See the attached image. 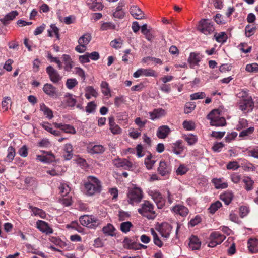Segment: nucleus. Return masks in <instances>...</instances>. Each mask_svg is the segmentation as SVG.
Returning a JSON list of instances; mask_svg holds the SVG:
<instances>
[{"label":"nucleus","instance_id":"1","mask_svg":"<svg viewBox=\"0 0 258 258\" xmlns=\"http://www.w3.org/2000/svg\"><path fill=\"white\" fill-rule=\"evenodd\" d=\"M85 187L87 195L89 196L100 193L101 190L100 181L95 177L92 176L88 177V181L85 184Z\"/></svg>","mask_w":258,"mask_h":258},{"label":"nucleus","instance_id":"2","mask_svg":"<svg viewBox=\"0 0 258 258\" xmlns=\"http://www.w3.org/2000/svg\"><path fill=\"white\" fill-rule=\"evenodd\" d=\"M220 111L218 109H214L207 115V118L210 120L212 126H223L226 124V120L220 115Z\"/></svg>","mask_w":258,"mask_h":258},{"label":"nucleus","instance_id":"3","mask_svg":"<svg viewBox=\"0 0 258 258\" xmlns=\"http://www.w3.org/2000/svg\"><path fill=\"white\" fill-rule=\"evenodd\" d=\"M154 206L148 201H144L142 204V207L138 209V212L148 219H154L156 215L153 210Z\"/></svg>","mask_w":258,"mask_h":258},{"label":"nucleus","instance_id":"4","mask_svg":"<svg viewBox=\"0 0 258 258\" xmlns=\"http://www.w3.org/2000/svg\"><path fill=\"white\" fill-rule=\"evenodd\" d=\"M79 221L83 226L89 228L95 229L100 224V221L92 216H82L80 217Z\"/></svg>","mask_w":258,"mask_h":258},{"label":"nucleus","instance_id":"5","mask_svg":"<svg viewBox=\"0 0 258 258\" xmlns=\"http://www.w3.org/2000/svg\"><path fill=\"white\" fill-rule=\"evenodd\" d=\"M127 196L128 203L132 205L135 203L140 202L143 197V191L139 187L130 189Z\"/></svg>","mask_w":258,"mask_h":258},{"label":"nucleus","instance_id":"6","mask_svg":"<svg viewBox=\"0 0 258 258\" xmlns=\"http://www.w3.org/2000/svg\"><path fill=\"white\" fill-rule=\"evenodd\" d=\"M199 30L205 35H208L213 32L214 27L213 24L208 19H202L199 23Z\"/></svg>","mask_w":258,"mask_h":258},{"label":"nucleus","instance_id":"7","mask_svg":"<svg viewBox=\"0 0 258 258\" xmlns=\"http://www.w3.org/2000/svg\"><path fill=\"white\" fill-rule=\"evenodd\" d=\"M225 238V236L218 232H212L209 237L210 242L208 246L214 247L217 245L221 244Z\"/></svg>","mask_w":258,"mask_h":258},{"label":"nucleus","instance_id":"8","mask_svg":"<svg viewBox=\"0 0 258 258\" xmlns=\"http://www.w3.org/2000/svg\"><path fill=\"white\" fill-rule=\"evenodd\" d=\"M46 71L52 82L54 84H59L60 83L62 77L53 67L51 66H48L46 69Z\"/></svg>","mask_w":258,"mask_h":258},{"label":"nucleus","instance_id":"9","mask_svg":"<svg viewBox=\"0 0 258 258\" xmlns=\"http://www.w3.org/2000/svg\"><path fill=\"white\" fill-rule=\"evenodd\" d=\"M239 107L245 113L252 111L254 107V103L252 98L250 97L241 100L239 103Z\"/></svg>","mask_w":258,"mask_h":258},{"label":"nucleus","instance_id":"10","mask_svg":"<svg viewBox=\"0 0 258 258\" xmlns=\"http://www.w3.org/2000/svg\"><path fill=\"white\" fill-rule=\"evenodd\" d=\"M157 171L162 176L167 177L171 171L170 165L165 161H161Z\"/></svg>","mask_w":258,"mask_h":258},{"label":"nucleus","instance_id":"11","mask_svg":"<svg viewBox=\"0 0 258 258\" xmlns=\"http://www.w3.org/2000/svg\"><path fill=\"white\" fill-rule=\"evenodd\" d=\"M141 76L156 77L157 75L155 71L151 69H139L133 74L135 78H138Z\"/></svg>","mask_w":258,"mask_h":258},{"label":"nucleus","instance_id":"12","mask_svg":"<svg viewBox=\"0 0 258 258\" xmlns=\"http://www.w3.org/2000/svg\"><path fill=\"white\" fill-rule=\"evenodd\" d=\"M43 91L46 94L50 97L56 98L58 96V90L56 88L51 84L46 83L44 84L43 87Z\"/></svg>","mask_w":258,"mask_h":258},{"label":"nucleus","instance_id":"13","mask_svg":"<svg viewBox=\"0 0 258 258\" xmlns=\"http://www.w3.org/2000/svg\"><path fill=\"white\" fill-rule=\"evenodd\" d=\"M172 229V226L170 224L167 223H164L160 226L159 231L162 237L168 238L170 236Z\"/></svg>","mask_w":258,"mask_h":258},{"label":"nucleus","instance_id":"14","mask_svg":"<svg viewBox=\"0 0 258 258\" xmlns=\"http://www.w3.org/2000/svg\"><path fill=\"white\" fill-rule=\"evenodd\" d=\"M114 163L117 167H122L126 170L131 168L133 166L132 163L126 159H115Z\"/></svg>","mask_w":258,"mask_h":258},{"label":"nucleus","instance_id":"15","mask_svg":"<svg viewBox=\"0 0 258 258\" xmlns=\"http://www.w3.org/2000/svg\"><path fill=\"white\" fill-rule=\"evenodd\" d=\"M87 150L91 154H102L104 152L105 148L101 145H89L87 147Z\"/></svg>","mask_w":258,"mask_h":258},{"label":"nucleus","instance_id":"16","mask_svg":"<svg viewBox=\"0 0 258 258\" xmlns=\"http://www.w3.org/2000/svg\"><path fill=\"white\" fill-rule=\"evenodd\" d=\"M53 125L55 127L60 129L64 133H70L72 134H75L76 133V130L75 128L70 124L53 123Z\"/></svg>","mask_w":258,"mask_h":258},{"label":"nucleus","instance_id":"17","mask_svg":"<svg viewBox=\"0 0 258 258\" xmlns=\"http://www.w3.org/2000/svg\"><path fill=\"white\" fill-rule=\"evenodd\" d=\"M37 227L42 232H45L46 234H51L53 232V230L51 228L48 224L43 221L39 220L37 222Z\"/></svg>","mask_w":258,"mask_h":258},{"label":"nucleus","instance_id":"18","mask_svg":"<svg viewBox=\"0 0 258 258\" xmlns=\"http://www.w3.org/2000/svg\"><path fill=\"white\" fill-rule=\"evenodd\" d=\"M170 129L167 125L159 127L157 132V136L160 139H165L170 133Z\"/></svg>","mask_w":258,"mask_h":258},{"label":"nucleus","instance_id":"19","mask_svg":"<svg viewBox=\"0 0 258 258\" xmlns=\"http://www.w3.org/2000/svg\"><path fill=\"white\" fill-rule=\"evenodd\" d=\"M131 14L137 19H141L144 18L143 11L137 6H132L130 8Z\"/></svg>","mask_w":258,"mask_h":258},{"label":"nucleus","instance_id":"20","mask_svg":"<svg viewBox=\"0 0 258 258\" xmlns=\"http://www.w3.org/2000/svg\"><path fill=\"white\" fill-rule=\"evenodd\" d=\"M109 129L113 134H120L121 133L122 130L114 122L113 117H109Z\"/></svg>","mask_w":258,"mask_h":258},{"label":"nucleus","instance_id":"21","mask_svg":"<svg viewBox=\"0 0 258 258\" xmlns=\"http://www.w3.org/2000/svg\"><path fill=\"white\" fill-rule=\"evenodd\" d=\"M172 210L174 213L183 217L186 216L189 212L187 208L181 205H177L174 206L172 208Z\"/></svg>","mask_w":258,"mask_h":258},{"label":"nucleus","instance_id":"22","mask_svg":"<svg viewBox=\"0 0 258 258\" xmlns=\"http://www.w3.org/2000/svg\"><path fill=\"white\" fill-rule=\"evenodd\" d=\"M18 15V12L17 11H13L7 14L3 18H1L0 21L4 25H7L10 21L13 20Z\"/></svg>","mask_w":258,"mask_h":258},{"label":"nucleus","instance_id":"23","mask_svg":"<svg viewBox=\"0 0 258 258\" xmlns=\"http://www.w3.org/2000/svg\"><path fill=\"white\" fill-rule=\"evenodd\" d=\"M165 114V111L162 108L155 109L153 111L149 112L150 119L152 120L159 118Z\"/></svg>","mask_w":258,"mask_h":258},{"label":"nucleus","instance_id":"24","mask_svg":"<svg viewBox=\"0 0 258 258\" xmlns=\"http://www.w3.org/2000/svg\"><path fill=\"white\" fill-rule=\"evenodd\" d=\"M189 240V246L192 250H198L200 249L201 243L197 236L192 235Z\"/></svg>","mask_w":258,"mask_h":258},{"label":"nucleus","instance_id":"25","mask_svg":"<svg viewBox=\"0 0 258 258\" xmlns=\"http://www.w3.org/2000/svg\"><path fill=\"white\" fill-rule=\"evenodd\" d=\"M202 55L199 53L191 52L188 59V61L191 64L197 65L201 61Z\"/></svg>","mask_w":258,"mask_h":258},{"label":"nucleus","instance_id":"26","mask_svg":"<svg viewBox=\"0 0 258 258\" xmlns=\"http://www.w3.org/2000/svg\"><path fill=\"white\" fill-rule=\"evenodd\" d=\"M248 247L251 253L258 252V240L250 238L248 241Z\"/></svg>","mask_w":258,"mask_h":258},{"label":"nucleus","instance_id":"27","mask_svg":"<svg viewBox=\"0 0 258 258\" xmlns=\"http://www.w3.org/2000/svg\"><path fill=\"white\" fill-rule=\"evenodd\" d=\"M115 228L111 224L108 223L106 226H104L102 228L103 233L107 236H113L114 235V231Z\"/></svg>","mask_w":258,"mask_h":258},{"label":"nucleus","instance_id":"28","mask_svg":"<svg viewBox=\"0 0 258 258\" xmlns=\"http://www.w3.org/2000/svg\"><path fill=\"white\" fill-rule=\"evenodd\" d=\"M92 39V36L89 33H86L82 35L78 39V43L82 44L83 46H86L90 42Z\"/></svg>","mask_w":258,"mask_h":258},{"label":"nucleus","instance_id":"29","mask_svg":"<svg viewBox=\"0 0 258 258\" xmlns=\"http://www.w3.org/2000/svg\"><path fill=\"white\" fill-rule=\"evenodd\" d=\"M123 247L127 249H134L136 248V242H133L132 239L128 237H125L123 241Z\"/></svg>","mask_w":258,"mask_h":258},{"label":"nucleus","instance_id":"30","mask_svg":"<svg viewBox=\"0 0 258 258\" xmlns=\"http://www.w3.org/2000/svg\"><path fill=\"white\" fill-rule=\"evenodd\" d=\"M233 197V195L231 192L226 191L220 196V199L228 205L231 203Z\"/></svg>","mask_w":258,"mask_h":258},{"label":"nucleus","instance_id":"31","mask_svg":"<svg viewBox=\"0 0 258 258\" xmlns=\"http://www.w3.org/2000/svg\"><path fill=\"white\" fill-rule=\"evenodd\" d=\"M153 199L159 208H161L164 204V200L162 195L159 192L155 193L153 196Z\"/></svg>","mask_w":258,"mask_h":258},{"label":"nucleus","instance_id":"32","mask_svg":"<svg viewBox=\"0 0 258 258\" xmlns=\"http://www.w3.org/2000/svg\"><path fill=\"white\" fill-rule=\"evenodd\" d=\"M40 110L43 112L44 114L46 115L48 119H51L53 118V115L52 111L44 103L40 105Z\"/></svg>","mask_w":258,"mask_h":258},{"label":"nucleus","instance_id":"33","mask_svg":"<svg viewBox=\"0 0 258 258\" xmlns=\"http://www.w3.org/2000/svg\"><path fill=\"white\" fill-rule=\"evenodd\" d=\"M43 127L47 132L51 133L55 136H59L60 135V132L59 131L55 130L51 127V124L48 122L44 123L42 124Z\"/></svg>","mask_w":258,"mask_h":258},{"label":"nucleus","instance_id":"34","mask_svg":"<svg viewBox=\"0 0 258 258\" xmlns=\"http://www.w3.org/2000/svg\"><path fill=\"white\" fill-rule=\"evenodd\" d=\"M151 232L153 235L154 243L158 247H161L163 243L153 228L151 229Z\"/></svg>","mask_w":258,"mask_h":258},{"label":"nucleus","instance_id":"35","mask_svg":"<svg viewBox=\"0 0 258 258\" xmlns=\"http://www.w3.org/2000/svg\"><path fill=\"white\" fill-rule=\"evenodd\" d=\"M243 182L245 184V189L247 191H250L252 189L254 182L251 178L246 177L243 179Z\"/></svg>","mask_w":258,"mask_h":258},{"label":"nucleus","instance_id":"36","mask_svg":"<svg viewBox=\"0 0 258 258\" xmlns=\"http://www.w3.org/2000/svg\"><path fill=\"white\" fill-rule=\"evenodd\" d=\"M133 225L131 222H123L120 224V230L123 233H127L130 231Z\"/></svg>","mask_w":258,"mask_h":258},{"label":"nucleus","instance_id":"37","mask_svg":"<svg viewBox=\"0 0 258 258\" xmlns=\"http://www.w3.org/2000/svg\"><path fill=\"white\" fill-rule=\"evenodd\" d=\"M116 26L111 22H104L101 24L100 30L102 31H106L107 30L115 29Z\"/></svg>","mask_w":258,"mask_h":258},{"label":"nucleus","instance_id":"38","mask_svg":"<svg viewBox=\"0 0 258 258\" xmlns=\"http://www.w3.org/2000/svg\"><path fill=\"white\" fill-rule=\"evenodd\" d=\"M50 30H48L49 36L52 37V32H53L57 39H59V29L55 24H51L50 25Z\"/></svg>","mask_w":258,"mask_h":258},{"label":"nucleus","instance_id":"39","mask_svg":"<svg viewBox=\"0 0 258 258\" xmlns=\"http://www.w3.org/2000/svg\"><path fill=\"white\" fill-rule=\"evenodd\" d=\"M102 92L105 96L110 95V90L109 85L106 82H102L101 84Z\"/></svg>","mask_w":258,"mask_h":258},{"label":"nucleus","instance_id":"40","mask_svg":"<svg viewBox=\"0 0 258 258\" xmlns=\"http://www.w3.org/2000/svg\"><path fill=\"white\" fill-rule=\"evenodd\" d=\"M49 155L51 156V158H48L47 157L42 155H38L37 156V159L43 163H50L53 160L54 156L52 153H50Z\"/></svg>","mask_w":258,"mask_h":258},{"label":"nucleus","instance_id":"41","mask_svg":"<svg viewBox=\"0 0 258 258\" xmlns=\"http://www.w3.org/2000/svg\"><path fill=\"white\" fill-rule=\"evenodd\" d=\"M221 203L220 201H217L215 203L212 204L210 207L209 208L208 210L210 213L214 214L218 210V209L221 207Z\"/></svg>","mask_w":258,"mask_h":258},{"label":"nucleus","instance_id":"42","mask_svg":"<svg viewBox=\"0 0 258 258\" xmlns=\"http://www.w3.org/2000/svg\"><path fill=\"white\" fill-rule=\"evenodd\" d=\"M184 138L189 145H194L197 141V137L192 134L185 136Z\"/></svg>","mask_w":258,"mask_h":258},{"label":"nucleus","instance_id":"43","mask_svg":"<svg viewBox=\"0 0 258 258\" xmlns=\"http://www.w3.org/2000/svg\"><path fill=\"white\" fill-rule=\"evenodd\" d=\"M195 107L196 104L194 102H187L185 105L184 113L188 114L191 112V111L195 109Z\"/></svg>","mask_w":258,"mask_h":258},{"label":"nucleus","instance_id":"44","mask_svg":"<svg viewBox=\"0 0 258 258\" xmlns=\"http://www.w3.org/2000/svg\"><path fill=\"white\" fill-rule=\"evenodd\" d=\"M113 15L115 18L122 19L124 16V13L121 7L120 6H118L116 9V11L113 13Z\"/></svg>","mask_w":258,"mask_h":258},{"label":"nucleus","instance_id":"45","mask_svg":"<svg viewBox=\"0 0 258 258\" xmlns=\"http://www.w3.org/2000/svg\"><path fill=\"white\" fill-rule=\"evenodd\" d=\"M151 156H148L145 159V164L146 166V167L148 169H151L154 166L155 161L152 160Z\"/></svg>","mask_w":258,"mask_h":258},{"label":"nucleus","instance_id":"46","mask_svg":"<svg viewBox=\"0 0 258 258\" xmlns=\"http://www.w3.org/2000/svg\"><path fill=\"white\" fill-rule=\"evenodd\" d=\"M59 190L62 196H67L70 191V188L68 185L63 184L60 186Z\"/></svg>","mask_w":258,"mask_h":258},{"label":"nucleus","instance_id":"47","mask_svg":"<svg viewBox=\"0 0 258 258\" xmlns=\"http://www.w3.org/2000/svg\"><path fill=\"white\" fill-rule=\"evenodd\" d=\"M245 69L249 72H257L258 71V64L253 63L247 64Z\"/></svg>","mask_w":258,"mask_h":258},{"label":"nucleus","instance_id":"48","mask_svg":"<svg viewBox=\"0 0 258 258\" xmlns=\"http://www.w3.org/2000/svg\"><path fill=\"white\" fill-rule=\"evenodd\" d=\"M216 41L218 42H224L226 41L227 36L225 32H221L217 34V35H215Z\"/></svg>","mask_w":258,"mask_h":258},{"label":"nucleus","instance_id":"49","mask_svg":"<svg viewBox=\"0 0 258 258\" xmlns=\"http://www.w3.org/2000/svg\"><path fill=\"white\" fill-rule=\"evenodd\" d=\"M77 84L78 82L75 79H68L66 81V86L69 89L74 88Z\"/></svg>","mask_w":258,"mask_h":258},{"label":"nucleus","instance_id":"50","mask_svg":"<svg viewBox=\"0 0 258 258\" xmlns=\"http://www.w3.org/2000/svg\"><path fill=\"white\" fill-rule=\"evenodd\" d=\"M188 171V168L184 165H180L176 170V174L178 175H183Z\"/></svg>","mask_w":258,"mask_h":258},{"label":"nucleus","instance_id":"51","mask_svg":"<svg viewBox=\"0 0 258 258\" xmlns=\"http://www.w3.org/2000/svg\"><path fill=\"white\" fill-rule=\"evenodd\" d=\"M213 183L215 184L216 188H225L227 187L228 184L227 183H221L220 179H214Z\"/></svg>","mask_w":258,"mask_h":258},{"label":"nucleus","instance_id":"52","mask_svg":"<svg viewBox=\"0 0 258 258\" xmlns=\"http://www.w3.org/2000/svg\"><path fill=\"white\" fill-rule=\"evenodd\" d=\"M8 154L7 155V158L8 159L9 161H12L15 156V151L14 148L10 146L8 148Z\"/></svg>","mask_w":258,"mask_h":258},{"label":"nucleus","instance_id":"53","mask_svg":"<svg viewBox=\"0 0 258 258\" xmlns=\"http://www.w3.org/2000/svg\"><path fill=\"white\" fill-rule=\"evenodd\" d=\"M122 44V42L120 39L119 40L117 39H114L111 41L110 44V46L114 48L115 49L120 48Z\"/></svg>","mask_w":258,"mask_h":258},{"label":"nucleus","instance_id":"54","mask_svg":"<svg viewBox=\"0 0 258 258\" xmlns=\"http://www.w3.org/2000/svg\"><path fill=\"white\" fill-rule=\"evenodd\" d=\"M224 146V144L222 142H217L213 145L212 148L214 152H219Z\"/></svg>","mask_w":258,"mask_h":258},{"label":"nucleus","instance_id":"55","mask_svg":"<svg viewBox=\"0 0 258 258\" xmlns=\"http://www.w3.org/2000/svg\"><path fill=\"white\" fill-rule=\"evenodd\" d=\"M206 96L204 92H197L190 95L191 100H197L199 99H203Z\"/></svg>","mask_w":258,"mask_h":258},{"label":"nucleus","instance_id":"56","mask_svg":"<svg viewBox=\"0 0 258 258\" xmlns=\"http://www.w3.org/2000/svg\"><path fill=\"white\" fill-rule=\"evenodd\" d=\"M183 126L187 131H192L195 128V123L192 121H184Z\"/></svg>","mask_w":258,"mask_h":258},{"label":"nucleus","instance_id":"57","mask_svg":"<svg viewBox=\"0 0 258 258\" xmlns=\"http://www.w3.org/2000/svg\"><path fill=\"white\" fill-rule=\"evenodd\" d=\"M247 121L243 118L240 119L238 124L237 125L236 129L237 130H240L243 128L246 127L247 126Z\"/></svg>","mask_w":258,"mask_h":258},{"label":"nucleus","instance_id":"58","mask_svg":"<svg viewBox=\"0 0 258 258\" xmlns=\"http://www.w3.org/2000/svg\"><path fill=\"white\" fill-rule=\"evenodd\" d=\"M227 169L228 170H236L239 167V166L238 164V163L236 161H232L229 162L227 166H226Z\"/></svg>","mask_w":258,"mask_h":258},{"label":"nucleus","instance_id":"59","mask_svg":"<svg viewBox=\"0 0 258 258\" xmlns=\"http://www.w3.org/2000/svg\"><path fill=\"white\" fill-rule=\"evenodd\" d=\"M254 131L253 127H250L246 130H244L242 131L239 134V137H243L246 136L249 134H251L253 133Z\"/></svg>","mask_w":258,"mask_h":258},{"label":"nucleus","instance_id":"60","mask_svg":"<svg viewBox=\"0 0 258 258\" xmlns=\"http://www.w3.org/2000/svg\"><path fill=\"white\" fill-rule=\"evenodd\" d=\"M201 221V218L199 216H196L195 218L191 219L190 222H189V225L191 227H194L195 225H197L198 223H200Z\"/></svg>","mask_w":258,"mask_h":258},{"label":"nucleus","instance_id":"61","mask_svg":"<svg viewBox=\"0 0 258 258\" xmlns=\"http://www.w3.org/2000/svg\"><path fill=\"white\" fill-rule=\"evenodd\" d=\"M96 108V105L93 102H89L86 107V111L88 113L93 112Z\"/></svg>","mask_w":258,"mask_h":258},{"label":"nucleus","instance_id":"62","mask_svg":"<svg viewBox=\"0 0 258 258\" xmlns=\"http://www.w3.org/2000/svg\"><path fill=\"white\" fill-rule=\"evenodd\" d=\"M25 183L30 186H35L37 185L34 179L32 177H27L25 179Z\"/></svg>","mask_w":258,"mask_h":258},{"label":"nucleus","instance_id":"63","mask_svg":"<svg viewBox=\"0 0 258 258\" xmlns=\"http://www.w3.org/2000/svg\"><path fill=\"white\" fill-rule=\"evenodd\" d=\"M255 29L254 27H251V26L247 25L245 28V35L247 37H250L253 34L254 30Z\"/></svg>","mask_w":258,"mask_h":258},{"label":"nucleus","instance_id":"64","mask_svg":"<svg viewBox=\"0 0 258 258\" xmlns=\"http://www.w3.org/2000/svg\"><path fill=\"white\" fill-rule=\"evenodd\" d=\"M19 154L23 157H26L28 155V149L25 145L22 146L19 149Z\"/></svg>","mask_w":258,"mask_h":258}]
</instances>
